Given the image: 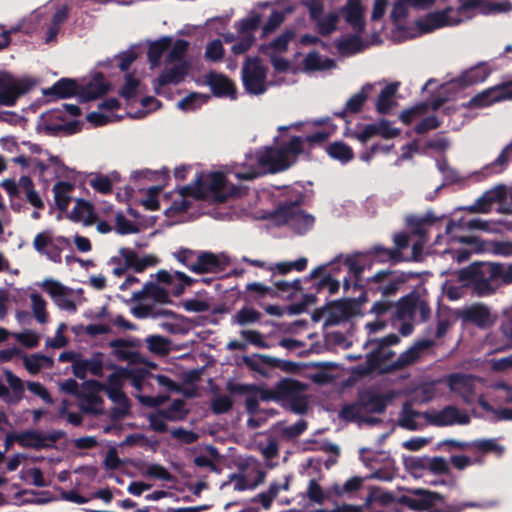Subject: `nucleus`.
Instances as JSON below:
<instances>
[{
	"mask_svg": "<svg viewBox=\"0 0 512 512\" xmlns=\"http://www.w3.org/2000/svg\"><path fill=\"white\" fill-rule=\"evenodd\" d=\"M405 490L407 494L395 498L394 494L390 491L371 487L365 503L366 505L378 503L381 506L397 503L416 512H460L465 507H479L474 502H469L462 506L446 504L444 495L425 488H407Z\"/></svg>",
	"mask_w": 512,
	"mask_h": 512,
	"instance_id": "1",
	"label": "nucleus"
},
{
	"mask_svg": "<svg viewBox=\"0 0 512 512\" xmlns=\"http://www.w3.org/2000/svg\"><path fill=\"white\" fill-rule=\"evenodd\" d=\"M329 138L326 131H317L306 137L292 136L287 143L278 147H269L257 157L259 168L271 173L289 169L297 162L299 155L305 152L304 144L321 145Z\"/></svg>",
	"mask_w": 512,
	"mask_h": 512,
	"instance_id": "2",
	"label": "nucleus"
},
{
	"mask_svg": "<svg viewBox=\"0 0 512 512\" xmlns=\"http://www.w3.org/2000/svg\"><path fill=\"white\" fill-rule=\"evenodd\" d=\"M457 278L477 296H488L495 292L500 283H512V266L505 269L499 263L474 261L460 269Z\"/></svg>",
	"mask_w": 512,
	"mask_h": 512,
	"instance_id": "3",
	"label": "nucleus"
},
{
	"mask_svg": "<svg viewBox=\"0 0 512 512\" xmlns=\"http://www.w3.org/2000/svg\"><path fill=\"white\" fill-rule=\"evenodd\" d=\"M302 203L301 194L294 201H280L268 218L277 226L291 225L299 233H305L313 227L315 218L301 209Z\"/></svg>",
	"mask_w": 512,
	"mask_h": 512,
	"instance_id": "4",
	"label": "nucleus"
},
{
	"mask_svg": "<svg viewBox=\"0 0 512 512\" xmlns=\"http://www.w3.org/2000/svg\"><path fill=\"white\" fill-rule=\"evenodd\" d=\"M278 402H282L283 408L303 415L308 410V398L303 393L308 385L293 378H282L276 384Z\"/></svg>",
	"mask_w": 512,
	"mask_h": 512,
	"instance_id": "5",
	"label": "nucleus"
},
{
	"mask_svg": "<svg viewBox=\"0 0 512 512\" xmlns=\"http://www.w3.org/2000/svg\"><path fill=\"white\" fill-rule=\"evenodd\" d=\"M400 342V337L394 333L388 334L382 338L368 339L364 347L375 344L376 347L366 355L365 367L363 374H369L380 368L385 361L392 359L395 352L389 349L390 346Z\"/></svg>",
	"mask_w": 512,
	"mask_h": 512,
	"instance_id": "6",
	"label": "nucleus"
},
{
	"mask_svg": "<svg viewBox=\"0 0 512 512\" xmlns=\"http://www.w3.org/2000/svg\"><path fill=\"white\" fill-rule=\"evenodd\" d=\"M268 68L262 64L258 57H247L243 63L241 78L243 86L247 93L251 95H261L267 90Z\"/></svg>",
	"mask_w": 512,
	"mask_h": 512,
	"instance_id": "7",
	"label": "nucleus"
},
{
	"mask_svg": "<svg viewBox=\"0 0 512 512\" xmlns=\"http://www.w3.org/2000/svg\"><path fill=\"white\" fill-rule=\"evenodd\" d=\"M418 276V273L412 271L398 273L392 270H380L371 278L367 279V285L369 289H372L371 285L376 284V290L383 296L389 297L397 293L401 284L406 283L409 279L417 278Z\"/></svg>",
	"mask_w": 512,
	"mask_h": 512,
	"instance_id": "8",
	"label": "nucleus"
},
{
	"mask_svg": "<svg viewBox=\"0 0 512 512\" xmlns=\"http://www.w3.org/2000/svg\"><path fill=\"white\" fill-rule=\"evenodd\" d=\"M66 247H71L69 238L65 236L52 237L50 230L36 234L33 239V248L54 263L62 262L61 252Z\"/></svg>",
	"mask_w": 512,
	"mask_h": 512,
	"instance_id": "9",
	"label": "nucleus"
},
{
	"mask_svg": "<svg viewBox=\"0 0 512 512\" xmlns=\"http://www.w3.org/2000/svg\"><path fill=\"white\" fill-rule=\"evenodd\" d=\"M66 247H71L69 238L65 236L52 237L50 230L36 234L33 239V248L54 263L62 262L61 252Z\"/></svg>",
	"mask_w": 512,
	"mask_h": 512,
	"instance_id": "10",
	"label": "nucleus"
},
{
	"mask_svg": "<svg viewBox=\"0 0 512 512\" xmlns=\"http://www.w3.org/2000/svg\"><path fill=\"white\" fill-rule=\"evenodd\" d=\"M33 86L34 82L28 78L15 79L9 73H0V105H15L17 99Z\"/></svg>",
	"mask_w": 512,
	"mask_h": 512,
	"instance_id": "11",
	"label": "nucleus"
},
{
	"mask_svg": "<svg viewBox=\"0 0 512 512\" xmlns=\"http://www.w3.org/2000/svg\"><path fill=\"white\" fill-rule=\"evenodd\" d=\"M511 99L512 80L503 82L477 93L466 104H463V106L469 109L485 108L494 103Z\"/></svg>",
	"mask_w": 512,
	"mask_h": 512,
	"instance_id": "12",
	"label": "nucleus"
},
{
	"mask_svg": "<svg viewBox=\"0 0 512 512\" xmlns=\"http://www.w3.org/2000/svg\"><path fill=\"white\" fill-rule=\"evenodd\" d=\"M54 120L64 121L63 111L52 109L47 113V118L44 122L43 131L49 136L74 135L82 130V124L78 120H72L68 123H55Z\"/></svg>",
	"mask_w": 512,
	"mask_h": 512,
	"instance_id": "13",
	"label": "nucleus"
},
{
	"mask_svg": "<svg viewBox=\"0 0 512 512\" xmlns=\"http://www.w3.org/2000/svg\"><path fill=\"white\" fill-rule=\"evenodd\" d=\"M423 417L437 427L452 426L454 424L468 425L471 421L469 415L461 413L456 406L448 405L434 413L424 412Z\"/></svg>",
	"mask_w": 512,
	"mask_h": 512,
	"instance_id": "14",
	"label": "nucleus"
},
{
	"mask_svg": "<svg viewBox=\"0 0 512 512\" xmlns=\"http://www.w3.org/2000/svg\"><path fill=\"white\" fill-rule=\"evenodd\" d=\"M399 134L400 129L391 127L390 121L381 119L377 123L364 125L360 131H353L351 137L365 144L375 136H381L384 139H393L399 136Z\"/></svg>",
	"mask_w": 512,
	"mask_h": 512,
	"instance_id": "15",
	"label": "nucleus"
},
{
	"mask_svg": "<svg viewBox=\"0 0 512 512\" xmlns=\"http://www.w3.org/2000/svg\"><path fill=\"white\" fill-rule=\"evenodd\" d=\"M393 398L394 393L392 391L380 394L367 389L359 392L357 405L367 413L381 414L385 412Z\"/></svg>",
	"mask_w": 512,
	"mask_h": 512,
	"instance_id": "16",
	"label": "nucleus"
},
{
	"mask_svg": "<svg viewBox=\"0 0 512 512\" xmlns=\"http://www.w3.org/2000/svg\"><path fill=\"white\" fill-rule=\"evenodd\" d=\"M42 288L50 295L56 306L61 310L69 312L77 311L76 304L72 299V289L53 279L44 280Z\"/></svg>",
	"mask_w": 512,
	"mask_h": 512,
	"instance_id": "17",
	"label": "nucleus"
},
{
	"mask_svg": "<svg viewBox=\"0 0 512 512\" xmlns=\"http://www.w3.org/2000/svg\"><path fill=\"white\" fill-rule=\"evenodd\" d=\"M449 389L460 395L463 402L471 404L475 397V376L463 373H453L447 378Z\"/></svg>",
	"mask_w": 512,
	"mask_h": 512,
	"instance_id": "18",
	"label": "nucleus"
},
{
	"mask_svg": "<svg viewBox=\"0 0 512 512\" xmlns=\"http://www.w3.org/2000/svg\"><path fill=\"white\" fill-rule=\"evenodd\" d=\"M452 13L453 8L451 7H447L442 11L430 12L417 22V26L422 33H430L435 29L455 25L459 20L452 18Z\"/></svg>",
	"mask_w": 512,
	"mask_h": 512,
	"instance_id": "19",
	"label": "nucleus"
},
{
	"mask_svg": "<svg viewBox=\"0 0 512 512\" xmlns=\"http://www.w3.org/2000/svg\"><path fill=\"white\" fill-rule=\"evenodd\" d=\"M227 266V261L222 260L211 251H199L192 272L196 274L220 273Z\"/></svg>",
	"mask_w": 512,
	"mask_h": 512,
	"instance_id": "20",
	"label": "nucleus"
},
{
	"mask_svg": "<svg viewBox=\"0 0 512 512\" xmlns=\"http://www.w3.org/2000/svg\"><path fill=\"white\" fill-rule=\"evenodd\" d=\"M491 74V69L485 62H480L475 66L469 68L455 78L452 83L456 84L459 88H467L469 86L484 82Z\"/></svg>",
	"mask_w": 512,
	"mask_h": 512,
	"instance_id": "21",
	"label": "nucleus"
},
{
	"mask_svg": "<svg viewBox=\"0 0 512 512\" xmlns=\"http://www.w3.org/2000/svg\"><path fill=\"white\" fill-rule=\"evenodd\" d=\"M120 256L126 263V268L133 269L136 273L144 272L148 267L156 266L159 260L156 256L146 255L142 258L131 248H121L119 250Z\"/></svg>",
	"mask_w": 512,
	"mask_h": 512,
	"instance_id": "22",
	"label": "nucleus"
},
{
	"mask_svg": "<svg viewBox=\"0 0 512 512\" xmlns=\"http://www.w3.org/2000/svg\"><path fill=\"white\" fill-rule=\"evenodd\" d=\"M189 65L187 62H181L175 64L171 68H165L159 77L154 80L153 87L157 94H159V88L168 84H179L185 78L188 73Z\"/></svg>",
	"mask_w": 512,
	"mask_h": 512,
	"instance_id": "23",
	"label": "nucleus"
},
{
	"mask_svg": "<svg viewBox=\"0 0 512 512\" xmlns=\"http://www.w3.org/2000/svg\"><path fill=\"white\" fill-rule=\"evenodd\" d=\"M441 218L442 217L436 216L433 211L429 210L423 217L414 214L408 215L405 218V223L414 236L423 239L427 238L428 227L434 225Z\"/></svg>",
	"mask_w": 512,
	"mask_h": 512,
	"instance_id": "24",
	"label": "nucleus"
},
{
	"mask_svg": "<svg viewBox=\"0 0 512 512\" xmlns=\"http://www.w3.org/2000/svg\"><path fill=\"white\" fill-rule=\"evenodd\" d=\"M207 84L210 86L212 93L216 97L229 96L236 98V87L234 82L224 74L211 72L207 76Z\"/></svg>",
	"mask_w": 512,
	"mask_h": 512,
	"instance_id": "25",
	"label": "nucleus"
},
{
	"mask_svg": "<svg viewBox=\"0 0 512 512\" xmlns=\"http://www.w3.org/2000/svg\"><path fill=\"white\" fill-rule=\"evenodd\" d=\"M80 85L75 79L61 78L51 87L43 89V95L53 96L56 99H67L75 95L79 96Z\"/></svg>",
	"mask_w": 512,
	"mask_h": 512,
	"instance_id": "26",
	"label": "nucleus"
},
{
	"mask_svg": "<svg viewBox=\"0 0 512 512\" xmlns=\"http://www.w3.org/2000/svg\"><path fill=\"white\" fill-rule=\"evenodd\" d=\"M345 21L357 32L362 33L365 29V20L361 0H348L341 8Z\"/></svg>",
	"mask_w": 512,
	"mask_h": 512,
	"instance_id": "27",
	"label": "nucleus"
},
{
	"mask_svg": "<svg viewBox=\"0 0 512 512\" xmlns=\"http://www.w3.org/2000/svg\"><path fill=\"white\" fill-rule=\"evenodd\" d=\"M147 298H151L159 304L173 303L169 291L152 281L145 283L141 290L133 293V299L136 301Z\"/></svg>",
	"mask_w": 512,
	"mask_h": 512,
	"instance_id": "28",
	"label": "nucleus"
},
{
	"mask_svg": "<svg viewBox=\"0 0 512 512\" xmlns=\"http://www.w3.org/2000/svg\"><path fill=\"white\" fill-rule=\"evenodd\" d=\"M110 88L109 83L105 81L102 73L98 72L85 86H80L79 98L83 102H88L105 95Z\"/></svg>",
	"mask_w": 512,
	"mask_h": 512,
	"instance_id": "29",
	"label": "nucleus"
},
{
	"mask_svg": "<svg viewBox=\"0 0 512 512\" xmlns=\"http://www.w3.org/2000/svg\"><path fill=\"white\" fill-rule=\"evenodd\" d=\"M227 186V178L226 175L221 171H215L209 174V182L207 184V189L214 195L216 200L219 202H225L228 196H234L238 192V188L236 186H232V189L229 193L225 192Z\"/></svg>",
	"mask_w": 512,
	"mask_h": 512,
	"instance_id": "30",
	"label": "nucleus"
},
{
	"mask_svg": "<svg viewBox=\"0 0 512 512\" xmlns=\"http://www.w3.org/2000/svg\"><path fill=\"white\" fill-rule=\"evenodd\" d=\"M68 218L73 222L83 221L85 226H91L96 222L97 214L92 203L80 198L76 200Z\"/></svg>",
	"mask_w": 512,
	"mask_h": 512,
	"instance_id": "31",
	"label": "nucleus"
},
{
	"mask_svg": "<svg viewBox=\"0 0 512 512\" xmlns=\"http://www.w3.org/2000/svg\"><path fill=\"white\" fill-rule=\"evenodd\" d=\"M296 37V30L294 27H286L285 30L271 42L261 44L259 51L263 54H268L270 50L283 53L288 50L289 43Z\"/></svg>",
	"mask_w": 512,
	"mask_h": 512,
	"instance_id": "32",
	"label": "nucleus"
},
{
	"mask_svg": "<svg viewBox=\"0 0 512 512\" xmlns=\"http://www.w3.org/2000/svg\"><path fill=\"white\" fill-rule=\"evenodd\" d=\"M367 255L372 256L376 262L386 263L391 262L393 264L407 261V258L403 256V253H399L398 250L387 248L383 245H374L368 251Z\"/></svg>",
	"mask_w": 512,
	"mask_h": 512,
	"instance_id": "33",
	"label": "nucleus"
},
{
	"mask_svg": "<svg viewBox=\"0 0 512 512\" xmlns=\"http://www.w3.org/2000/svg\"><path fill=\"white\" fill-rule=\"evenodd\" d=\"M464 319L481 329L489 328L493 324L490 311L484 305L469 308L464 314Z\"/></svg>",
	"mask_w": 512,
	"mask_h": 512,
	"instance_id": "34",
	"label": "nucleus"
},
{
	"mask_svg": "<svg viewBox=\"0 0 512 512\" xmlns=\"http://www.w3.org/2000/svg\"><path fill=\"white\" fill-rule=\"evenodd\" d=\"M75 185L67 181H58L54 184L52 191L56 207L60 211H66L71 201V192L74 190Z\"/></svg>",
	"mask_w": 512,
	"mask_h": 512,
	"instance_id": "35",
	"label": "nucleus"
},
{
	"mask_svg": "<svg viewBox=\"0 0 512 512\" xmlns=\"http://www.w3.org/2000/svg\"><path fill=\"white\" fill-rule=\"evenodd\" d=\"M21 440L22 447L24 448L34 449L37 451L55 448V445L45 442L44 434L37 430H25L21 432Z\"/></svg>",
	"mask_w": 512,
	"mask_h": 512,
	"instance_id": "36",
	"label": "nucleus"
},
{
	"mask_svg": "<svg viewBox=\"0 0 512 512\" xmlns=\"http://www.w3.org/2000/svg\"><path fill=\"white\" fill-rule=\"evenodd\" d=\"M420 358L417 349L411 346L406 351L402 352L399 357L391 362L389 365L382 369L383 373H392L404 369L405 367L414 364Z\"/></svg>",
	"mask_w": 512,
	"mask_h": 512,
	"instance_id": "37",
	"label": "nucleus"
},
{
	"mask_svg": "<svg viewBox=\"0 0 512 512\" xmlns=\"http://www.w3.org/2000/svg\"><path fill=\"white\" fill-rule=\"evenodd\" d=\"M172 38L169 36L161 37L160 39L150 43L147 51L148 61L151 68L160 65V60L163 53L171 46Z\"/></svg>",
	"mask_w": 512,
	"mask_h": 512,
	"instance_id": "38",
	"label": "nucleus"
},
{
	"mask_svg": "<svg viewBox=\"0 0 512 512\" xmlns=\"http://www.w3.org/2000/svg\"><path fill=\"white\" fill-rule=\"evenodd\" d=\"M416 311V296L413 294L403 296L393 304V317L398 320H405L411 317Z\"/></svg>",
	"mask_w": 512,
	"mask_h": 512,
	"instance_id": "39",
	"label": "nucleus"
},
{
	"mask_svg": "<svg viewBox=\"0 0 512 512\" xmlns=\"http://www.w3.org/2000/svg\"><path fill=\"white\" fill-rule=\"evenodd\" d=\"M366 100L367 94L365 92V87H363L361 91L357 92L348 99L345 107L342 110L334 112V116L345 119L348 114H357L362 110Z\"/></svg>",
	"mask_w": 512,
	"mask_h": 512,
	"instance_id": "40",
	"label": "nucleus"
},
{
	"mask_svg": "<svg viewBox=\"0 0 512 512\" xmlns=\"http://www.w3.org/2000/svg\"><path fill=\"white\" fill-rule=\"evenodd\" d=\"M262 22L260 13L251 11L246 18L235 22L234 27L238 35H254Z\"/></svg>",
	"mask_w": 512,
	"mask_h": 512,
	"instance_id": "41",
	"label": "nucleus"
},
{
	"mask_svg": "<svg viewBox=\"0 0 512 512\" xmlns=\"http://www.w3.org/2000/svg\"><path fill=\"white\" fill-rule=\"evenodd\" d=\"M327 154L334 160L343 164L350 162L354 158L352 148L343 141H335L326 147Z\"/></svg>",
	"mask_w": 512,
	"mask_h": 512,
	"instance_id": "42",
	"label": "nucleus"
},
{
	"mask_svg": "<svg viewBox=\"0 0 512 512\" xmlns=\"http://www.w3.org/2000/svg\"><path fill=\"white\" fill-rule=\"evenodd\" d=\"M6 381L12 389V395L9 393L6 398L7 404H18L24 397V384L22 380L16 376L12 371L5 372Z\"/></svg>",
	"mask_w": 512,
	"mask_h": 512,
	"instance_id": "43",
	"label": "nucleus"
},
{
	"mask_svg": "<svg viewBox=\"0 0 512 512\" xmlns=\"http://www.w3.org/2000/svg\"><path fill=\"white\" fill-rule=\"evenodd\" d=\"M316 25V30L321 36H328L337 29L339 22V14L330 12L327 15H321L317 20L313 21Z\"/></svg>",
	"mask_w": 512,
	"mask_h": 512,
	"instance_id": "44",
	"label": "nucleus"
},
{
	"mask_svg": "<svg viewBox=\"0 0 512 512\" xmlns=\"http://www.w3.org/2000/svg\"><path fill=\"white\" fill-rule=\"evenodd\" d=\"M260 362L271 368H279L284 372L295 373L298 372L300 367L299 364L289 360H282L270 355L256 354Z\"/></svg>",
	"mask_w": 512,
	"mask_h": 512,
	"instance_id": "45",
	"label": "nucleus"
},
{
	"mask_svg": "<svg viewBox=\"0 0 512 512\" xmlns=\"http://www.w3.org/2000/svg\"><path fill=\"white\" fill-rule=\"evenodd\" d=\"M512 160V142L504 147L498 157L489 165L484 167L486 174L501 173Z\"/></svg>",
	"mask_w": 512,
	"mask_h": 512,
	"instance_id": "46",
	"label": "nucleus"
},
{
	"mask_svg": "<svg viewBox=\"0 0 512 512\" xmlns=\"http://www.w3.org/2000/svg\"><path fill=\"white\" fill-rule=\"evenodd\" d=\"M160 414L168 421H182L187 417L188 410L183 399H174L169 407L160 409Z\"/></svg>",
	"mask_w": 512,
	"mask_h": 512,
	"instance_id": "47",
	"label": "nucleus"
},
{
	"mask_svg": "<svg viewBox=\"0 0 512 512\" xmlns=\"http://www.w3.org/2000/svg\"><path fill=\"white\" fill-rule=\"evenodd\" d=\"M333 264H334V262L332 261L328 264L320 265V266L314 268L309 273V275L305 276L303 279L297 278V279L293 280L292 282H290L291 292L286 296V298L288 300L293 299L296 292H300L303 290L302 282H309V281H312V280L318 278L320 275H322L326 271V269L329 265H333Z\"/></svg>",
	"mask_w": 512,
	"mask_h": 512,
	"instance_id": "48",
	"label": "nucleus"
},
{
	"mask_svg": "<svg viewBox=\"0 0 512 512\" xmlns=\"http://www.w3.org/2000/svg\"><path fill=\"white\" fill-rule=\"evenodd\" d=\"M291 12L292 8L273 10L262 28V36L266 37L273 33L285 21L287 14Z\"/></svg>",
	"mask_w": 512,
	"mask_h": 512,
	"instance_id": "49",
	"label": "nucleus"
},
{
	"mask_svg": "<svg viewBox=\"0 0 512 512\" xmlns=\"http://www.w3.org/2000/svg\"><path fill=\"white\" fill-rule=\"evenodd\" d=\"M358 256L359 254L347 256L345 258L344 264L347 266L349 274L354 277V288L362 289L363 285L361 284V281L365 267L358 261Z\"/></svg>",
	"mask_w": 512,
	"mask_h": 512,
	"instance_id": "50",
	"label": "nucleus"
},
{
	"mask_svg": "<svg viewBox=\"0 0 512 512\" xmlns=\"http://www.w3.org/2000/svg\"><path fill=\"white\" fill-rule=\"evenodd\" d=\"M421 415L423 416V413L412 409L409 403H405L399 419V426L409 431H415L418 429L415 418Z\"/></svg>",
	"mask_w": 512,
	"mask_h": 512,
	"instance_id": "51",
	"label": "nucleus"
},
{
	"mask_svg": "<svg viewBox=\"0 0 512 512\" xmlns=\"http://www.w3.org/2000/svg\"><path fill=\"white\" fill-rule=\"evenodd\" d=\"M473 446L481 453H493L498 457H501L505 452V447L498 444L496 439L476 440L473 442Z\"/></svg>",
	"mask_w": 512,
	"mask_h": 512,
	"instance_id": "52",
	"label": "nucleus"
},
{
	"mask_svg": "<svg viewBox=\"0 0 512 512\" xmlns=\"http://www.w3.org/2000/svg\"><path fill=\"white\" fill-rule=\"evenodd\" d=\"M261 319V313L253 308L243 307L234 316L233 323L241 326L258 322Z\"/></svg>",
	"mask_w": 512,
	"mask_h": 512,
	"instance_id": "53",
	"label": "nucleus"
},
{
	"mask_svg": "<svg viewBox=\"0 0 512 512\" xmlns=\"http://www.w3.org/2000/svg\"><path fill=\"white\" fill-rule=\"evenodd\" d=\"M109 345L114 349L113 353L119 360L127 361L132 359L134 353L128 349L132 346L130 341L117 338L110 341Z\"/></svg>",
	"mask_w": 512,
	"mask_h": 512,
	"instance_id": "54",
	"label": "nucleus"
},
{
	"mask_svg": "<svg viewBox=\"0 0 512 512\" xmlns=\"http://www.w3.org/2000/svg\"><path fill=\"white\" fill-rule=\"evenodd\" d=\"M429 456L410 457L405 460V466L415 477H421L424 471H428Z\"/></svg>",
	"mask_w": 512,
	"mask_h": 512,
	"instance_id": "55",
	"label": "nucleus"
},
{
	"mask_svg": "<svg viewBox=\"0 0 512 512\" xmlns=\"http://www.w3.org/2000/svg\"><path fill=\"white\" fill-rule=\"evenodd\" d=\"M30 299L32 302V310L36 320L42 324L46 323L48 320V313L46 311V301L40 294L36 292L30 295Z\"/></svg>",
	"mask_w": 512,
	"mask_h": 512,
	"instance_id": "56",
	"label": "nucleus"
},
{
	"mask_svg": "<svg viewBox=\"0 0 512 512\" xmlns=\"http://www.w3.org/2000/svg\"><path fill=\"white\" fill-rule=\"evenodd\" d=\"M361 40L357 35L338 41L337 49L342 55H351L361 51Z\"/></svg>",
	"mask_w": 512,
	"mask_h": 512,
	"instance_id": "57",
	"label": "nucleus"
},
{
	"mask_svg": "<svg viewBox=\"0 0 512 512\" xmlns=\"http://www.w3.org/2000/svg\"><path fill=\"white\" fill-rule=\"evenodd\" d=\"M189 48V42L184 39H178L174 42L169 54L167 55L166 62L174 63V62H183L187 51Z\"/></svg>",
	"mask_w": 512,
	"mask_h": 512,
	"instance_id": "58",
	"label": "nucleus"
},
{
	"mask_svg": "<svg viewBox=\"0 0 512 512\" xmlns=\"http://www.w3.org/2000/svg\"><path fill=\"white\" fill-rule=\"evenodd\" d=\"M325 63L323 62L321 56L318 52H310L304 59V64L306 69L311 71L322 70L325 68L332 67L334 65V61L331 59H326Z\"/></svg>",
	"mask_w": 512,
	"mask_h": 512,
	"instance_id": "59",
	"label": "nucleus"
},
{
	"mask_svg": "<svg viewBox=\"0 0 512 512\" xmlns=\"http://www.w3.org/2000/svg\"><path fill=\"white\" fill-rule=\"evenodd\" d=\"M364 479L360 476H354L348 479L342 486L341 485H334L333 490L334 493L337 496H343L344 494H351L356 491H358L362 484Z\"/></svg>",
	"mask_w": 512,
	"mask_h": 512,
	"instance_id": "60",
	"label": "nucleus"
},
{
	"mask_svg": "<svg viewBox=\"0 0 512 512\" xmlns=\"http://www.w3.org/2000/svg\"><path fill=\"white\" fill-rule=\"evenodd\" d=\"M232 407L233 400L228 395H219L213 398L210 404V409L215 415L228 413Z\"/></svg>",
	"mask_w": 512,
	"mask_h": 512,
	"instance_id": "61",
	"label": "nucleus"
},
{
	"mask_svg": "<svg viewBox=\"0 0 512 512\" xmlns=\"http://www.w3.org/2000/svg\"><path fill=\"white\" fill-rule=\"evenodd\" d=\"M139 84L140 81L137 78H135L134 74H126L125 83L119 91L120 96L126 100L133 99L137 94Z\"/></svg>",
	"mask_w": 512,
	"mask_h": 512,
	"instance_id": "62",
	"label": "nucleus"
},
{
	"mask_svg": "<svg viewBox=\"0 0 512 512\" xmlns=\"http://www.w3.org/2000/svg\"><path fill=\"white\" fill-rule=\"evenodd\" d=\"M307 263H308L307 258L301 257L295 261L277 263L275 265V270L281 275H286L289 272H291L292 270L301 272L306 269Z\"/></svg>",
	"mask_w": 512,
	"mask_h": 512,
	"instance_id": "63",
	"label": "nucleus"
},
{
	"mask_svg": "<svg viewBox=\"0 0 512 512\" xmlns=\"http://www.w3.org/2000/svg\"><path fill=\"white\" fill-rule=\"evenodd\" d=\"M481 9L486 14L509 12L512 10V4L508 0H483Z\"/></svg>",
	"mask_w": 512,
	"mask_h": 512,
	"instance_id": "64",
	"label": "nucleus"
}]
</instances>
